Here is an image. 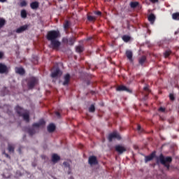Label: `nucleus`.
Masks as SVG:
<instances>
[{"mask_svg": "<svg viewBox=\"0 0 179 179\" xmlns=\"http://www.w3.org/2000/svg\"><path fill=\"white\" fill-rule=\"evenodd\" d=\"M59 37H61V34L59 33V31H50L48 32L47 34V38L48 41L57 40Z\"/></svg>", "mask_w": 179, "mask_h": 179, "instance_id": "nucleus-1", "label": "nucleus"}, {"mask_svg": "<svg viewBox=\"0 0 179 179\" xmlns=\"http://www.w3.org/2000/svg\"><path fill=\"white\" fill-rule=\"evenodd\" d=\"M171 160L172 159L171 157H164L163 155H161L159 157L157 162H159L165 166L166 169H169V167H170V163H171Z\"/></svg>", "mask_w": 179, "mask_h": 179, "instance_id": "nucleus-2", "label": "nucleus"}, {"mask_svg": "<svg viewBox=\"0 0 179 179\" xmlns=\"http://www.w3.org/2000/svg\"><path fill=\"white\" fill-rule=\"evenodd\" d=\"M16 111L19 115H22L23 117V119L27 122H29V112L24 111L23 108H20V106L16 107Z\"/></svg>", "mask_w": 179, "mask_h": 179, "instance_id": "nucleus-3", "label": "nucleus"}, {"mask_svg": "<svg viewBox=\"0 0 179 179\" xmlns=\"http://www.w3.org/2000/svg\"><path fill=\"white\" fill-rule=\"evenodd\" d=\"M60 45L61 42H59L58 40L55 39L53 41H50V47L53 50H58Z\"/></svg>", "mask_w": 179, "mask_h": 179, "instance_id": "nucleus-4", "label": "nucleus"}, {"mask_svg": "<svg viewBox=\"0 0 179 179\" xmlns=\"http://www.w3.org/2000/svg\"><path fill=\"white\" fill-rule=\"evenodd\" d=\"M121 139V136H120V134L118 133H117V131H114L113 133L110 134L108 136V141L109 142H111V141H113V139Z\"/></svg>", "mask_w": 179, "mask_h": 179, "instance_id": "nucleus-5", "label": "nucleus"}, {"mask_svg": "<svg viewBox=\"0 0 179 179\" xmlns=\"http://www.w3.org/2000/svg\"><path fill=\"white\" fill-rule=\"evenodd\" d=\"M37 83V80L36 78H31L30 81L28 83V86L29 89H33L34 85Z\"/></svg>", "mask_w": 179, "mask_h": 179, "instance_id": "nucleus-6", "label": "nucleus"}, {"mask_svg": "<svg viewBox=\"0 0 179 179\" xmlns=\"http://www.w3.org/2000/svg\"><path fill=\"white\" fill-rule=\"evenodd\" d=\"M9 69L5 64H0V73H8Z\"/></svg>", "mask_w": 179, "mask_h": 179, "instance_id": "nucleus-7", "label": "nucleus"}, {"mask_svg": "<svg viewBox=\"0 0 179 179\" xmlns=\"http://www.w3.org/2000/svg\"><path fill=\"white\" fill-rule=\"evenodd\" d=\"M62 75V72L59 71V69H56L55 71H52V78H57V76H61Z\"/></svg>", "mask_w": 179, "mask_h": 179, "instance_id": "nucleus-8", "label": "nucleus"}, {"mask_svg": "<svg viewBox=\"0 0 179 179\" xmlns=\"http://www.w3.org/2000/svg\"><path fill=\"white\" fill-rule=\"evenodd\" d=\"M89 164L92 166V164H97V158L95 156L90 157Z\"/></svg>", "mask_w": 179, "mask_h": 179, "instance_id": "nucleus-9", "label": "nucleus"}, {"mask_svg": "<svg viewBox=\"0 0 179 179\" xmlns=\"http://www.w3.org/2000/svg\"><path fill=\"white\" fill-rule=\"evenodd\" d=\"M115 150H116V152H118V153H124V152H125V150H127L125 149V148L124 146L117 145L115 147Z\"/></svg>", "mask_w": 179, "mask_h": 179, "instance_id": "nucleus-10", "label": "nucleus"}, {"mask_svg": "<svg viewBox=\"0 0 179 179\" xmlns=\"http://www.w3.org/2000/svg\"><path fill=\"white\" fill-rule=\"evenodd\" d=\"M27 25H24L16 29V33H23V31L27 30Z\"/></svg>", "mask_w": 179, "mask_h": 179, "instance_id": "nucleus-11", "label": "nucleus"}, {"mask_svg": "<svg viewBox=\"0 0 179 179\" xmlns=\"http://www.w3.org/2000/svg\"><path fill=\"white\" fill-rule=\"evenodd\" d=\"M71 79V76L69 74H66L64 76V81L63 83V85L65 86L66 85H68L69 83V80Z\"/></svg>", "mask_w": 179, "mask_h": 179, "instance_id": "nucleus-12", "label": "nucleus"}, {"mask_svg": "<svg viewBox=\"0 0 179 179\" xmlns=\"http://www.w3.org/2000/svg\"><path fill=\"white\" fill-rule=\"evenodd\" d=\"M148 20L149 22H150L152 24H153V23H155V20H156V17L155 16L154 14H150L148 16Z\"/></svg>", "mask_w": 179, "mask_h": 179, "instance_id": "nucleus-13", "label": "nucleus"}, {"mask_svg": "<svg viewBox=\"0 0 179 179\" xmlns=\"http://www.w3.org/2000/svg\"><path fill=\"white\" fill-rule=\"evenodd\" d=\"M48 132H54L55 131V124H50L48 127Z\"/></svg>", "mask_w": 179, "mask_h": 179, "instance_id": "nucleus-14", "label": "nucleus"}, {"mask_svg": "<svg viewBox=\"0 0 179 179\" xmlns=\"http://www.w3.org/2000/svg\"><path fill=\"white\" fill-rule=\"evenodd\" d=\"M59 156H58V155L57 154H53L52 155V162H53V163H57V162L59 160Z\"/></svg>", "mask_w": 179, "mask_h": 179, "instance_id": "nucleus-15", "label": "nucleus"}, {"mask_svg": "<svg viewBox=\"0 0 179 179\" xmlns=\"http://www.w3.org/2000/svg\"><path fill=\"white\" fill-rule=\"evenodd\" d=\"M38 6H39V4H38V2H37V1L32 2L30 4L31 9H37L38 8Z\"/></svg>", "mask_w": 179, "mask_h": 179, "instance_id": "nucleus-16", "label": "nucleus"}, {"mask_svg": "<svg viewBox=\"0 0 179 179\" xmlns=\"http://www.w3.org/2000/svg\"><path fill=\"white\" fill-rule=\"evenodd\" d=\"M116 90H117V92H124L125 90H128V89L124 85H120L116 88Z\"/></svg>", "mask_w": 179, "mask_h": 179, "instance_id": "nucleus-17", "label": "nucleus"}, {"mask_svg": "<svg viewBox=\"0 0 179 179\" xmlns=\"http://www.w3.org/2000/svg\"><path fill=\"white\" fill-rule=\"evenodd\" d=\"M15 72L20 73V75H24V69L23 68H15Z\"/></svg>", "mask_w": 179, "mask_h": 179, "instance_id": "nucleus-18", "label": "nucleus"}, {"mask_svg": "<svg viewBox=\"0 0 179 179\" xmlns=\"http://www.w3.org/2000/svg\"><path fill=\"white\" fill-rule=\"evenodd\" d=\"M153 157H155V153H152L150 155L145 157V162L148 163V162H150V160L153 159Z\"/></svg>", "mask_w": 179, "mask_h": 179, "instance_id": "nucleus-19", "label": "nucleus"}, {"mask_svg": "<svg viewBox=\"0 0 179 179\" xmlns=\"http://www.w3.org/2000/svg\"><path fill=\"white\" fill-rule=\"evenodd\" d=\"M126 55L128 58V59H129V61H132V52L130 50H127L126 52Z\"/></svg>", "mask_w": 179, "mask_h": 179, "instance_id": "nucleus-20", "label": "nucleus"}, {"mask_svg": "<svg viewBox=\"0 0 179 179\" xmlns=\"http://www.w3.org/2000/svg\"><path fill=\"white\" fill-rule=\"evenodd\" d=\"M172 18L173 20H179V13H174L172 14Z\"/></svg>", "mask_w": 179, "mask_h": 179, "instance_id": "nucleus-21", "label": "nucleus"}, {"mask_svg": "<svg viewBox=\"0 0 179 179\" xmlns=\"http://www.w3.org/2000/svg\"><path fill=\"white\" fill-rule=\"evenodd\" d=\"M122 40L124 43H128V41L131 40V37L129 36L124 35L122 36Z\"/></svg>", "mask_w": 179, "mask_h": 179, "instance_id": "nucleus-22", "label": "nucleus"}, {"mask_svg": "<svg viewBox=\"0 0 179 179\" xmlns=\"http://www.w3.org/2000/svg\"><path fill=\"white\" fill-rule=\"evenodd\" d=\"M87 19L89 22H95L96 21V17L87 15Z\"/></svg>", "mask_w": 179, "mask_h": 179, "instance_id": "nucleus-23", "label": "nucleus"}, {"mask_svg": "<svg viewBox=\"0 0 179 179\" xmlns=\"http://www.w3.org/2000/svg\"><path fill=\"white\" fill-rule=\"evenodd\" d=\"M21 17H23L24 19L27 17V12L26 10H22L21 11Z\"/></svg>", "mask_w": 179, "mask_h": 179, "instance_id": "nucleus-24", "label": "nucleus"}, {"mask_svg": "<svg viewBox=\"0 0 179 179\" xmlns=\"http://www.w3.org/2000/svg\"><path fill=\"white\" fill-rule=\"evenodd\" d=\"M6 21L5 20L0 18V29L1 27H3L5 26Z\"/></svg>", "mask_w": 179, "mask_h": 179, "instance_id": "nucleus-25", "label": "nucleus"}, {"mask_svg": "<svg viewBox=\"0 0 179 179\" xmlns=\"http://www.w3.org/2000/svg\"><path fill=\"white\" fill-rule=\"evenodd\" d=\"M146 61V57L143 56L140 59H139V64L141 65Z\"/></svg>", "mask_w": 179, "mask_h": 179, "instance_id": "nucleus-26", "label": "nucleus"}, {"mask_svg": "<svg viewBox=\"0 0 179 179\" xmlns=\"http://www.w3.org/2000/svg\"><path fill=\"white\" fill-rule=\"evenodd\" d=\"M76 50L77 52H83V48L82 46H77Z\"/></svg>", "mask_w": 179, "mask_h": 179, "instance_id": "nucleus-27", "label": "nucleus"}, {"mask_svg": "<svg viewBox=\"0 0 179 179\" xmlns=\"http://www.w3.org/2000/svg\"><path fill=\"white\" fill-rule=\"evenodd\" d=\"M20 6L23 7V6H27V2L24 0L21 1L20 3Z\"/></svg>", "mask_w": 179, "mask_h": 179, "instance_id": "nucleus-28", "label": "nucleus"}, {"mask_svg": "<svg viewBox=\"0 0 179 179\" xmlns=\"http://www.w3.org/2000/svg\"><path fill=\"white\" fill-rule=\"evenodd\" d=\"M138 5H139V3H138V2H131L130 3V6L131 8H136Z\"/></svg>", "mask_w": 179, "mask_h": 179, "instance_id": "nucleus-29", "label": "nucleus"}, {"mask_svg": "<svg viewBox=\"0 0 179 179\" xmlns=\"http://www.w3.org/2000/svg\"><path fill=\"white\" fill-rule=\"evenodd\" d=\"M96 108H94V105H92L90 108H89V111L90 113H94Z\"/></svg>", "mask_w": 179, "mask_h": 179, "instance_id": "nucleus-30", "label": "nucleus"}, {"mask_svg": "<svg viewBox=\"0 0 179 179\" xmlns=\"http://www.w3.org/2000/svg\"><path fill=\"white\" fill-rule=\"evenodd\" d=\"M170 54H171V51L170 50H166L164 53V57L165 58H167V57H169L170 55Z\"/></svg>", "mask_w": 179, "mask_h": 179, "instance_id": "nucleus-31", "label": "nucleus"}, {"mask_svg": "<svg viewBox=\"0 0 179 179\" xmlns=\"http://www.w3.org/2000/svg\"><path fill=\"white\" fill-rule=\"evenodd\" d=\"M15 148L12 145H8V152H13Z\"/></svg>", "mask_w": 179, "mask_h": 179, "instance_id": "nucleus-32", "label": "nucleus"}, {"mask_svg": "<svg viewBox=\"0 0 179 179\" xmlns=\"http://www.w3.org/2000/svg\"><path fill=\"white\" fill-rule=\"evenodd\" d=\"M69 27V22L66 21L64 24V29H68Z\"/></svg>", "mask_w": 179, "mask_h": 179, "instance_id": "nucleus-33", "label": "nucleus"}, {"mask_svg": "<svg viewBox=\"0 0 179 179\" xmlns=\"http://www.w3.org/2000/svg\"><path fill=\"white\" fill-rule=\"evenodd\" d=\"M169 97H170V99H171V100H174V95H173V94H171L169 95Z\"/></svg>", "mask_w": 179, "mask_h": 179, "instance_id": "nucleus-34", "label": "nucleus"}, {"mask_svg": "<svg viewBox=\"0 0 179 179\" xmlns=\"http://www.w3.org/2000/svg\"><path fill=\"white\" fill-rule=\"evenodd\" d=\"M95 15H97L98 16H100L101 15V12L96 11V12H95Z\"/></svg>", "mask_w": 179, "mask_h": 179, "instance_id": "nucleus-35", "label": "nucleus"}, {"mask_svg": "<svg viewBox=\"0 0 179 179\" xmlns=\"http://www.w3.org/2000/svg\"><path fill=\"white\" fill-rule=\"evenodd\" d=\"M41 125V124H40V123L34 124V127H40Z\"/></svg>", "mask_w": 179, "mask_h": 179, "instance_id": "nucleus-36", "label": "nucleus"}, {"mask_svg": "<svg viewBox=\"0 0 179 179\" xmlns=\"http://www.w3.org/2000/svg\"><path fill=\"white\" fill-rule=\"evenodd\" d=\"M150 2H152V3H156V2L158 1V0H150Z\"/></svg>", "mask_w": 179, "mask_h": 179, "instance_id": "nucleus-37", "label": "nucleus"}, {"mask_svg": "<svg viewBox=\"0 0 179 179\" xmlns=\"http://www.w3.org/2000/svg\"><path fill=\"white\" fill-rule=\"evenodd\" d=\"M164 110H165L164 108H159V111H162V112H164Z\"/></svg>", "mask_w": 179, "mask_h": 179, "instance_id": "nucleus-38", "label": "nucleus"}, {"mask_svg": "<svg viewBox=\"0 0 179 179\" xmlns=\"http://www.w3.org/2000/svg\"><path fill=\"white\" fill-rule=\"evenodd\" d=\"M3 57V52H0V58H2Z\"/></svg>", "mask_w": 179, "mask_h": 179, "instance_id": "nucleus-39", "label": "nucleus"}, {"mask_svg": "<svg viewBox=\"0 0 179 179\" xmlns=\"http://www.w3.org/2000/svg\"><path fill=\"white\" fill-rule=\"evenodd\" d=\"M137 129H138V131H141V125H138Z\"/></svg>", "mask_w": 179, "mask_h": 179, "instance_id": "nucleus-40", "label": "nucleus"}, {"mask_svg": "<svg viewBox=\"0 0 179 179\" xmlns=\"http://www.w3.org/2000/svg\"><path fill=\"white\" fill-rule=\"evenodd\" d=\"M144 90L149 91V88H148V87H144Z\"/></svg>", "mask_w": 179, "mask_h": 179, "instance_id": "nucleus-41", "label": "nucleus"}, {"mask_svg": "<svg viewBox=\"0 0 179 179\" xmlns=\"http://www.w3.org/2000/svg\"><path fill=\"white\" fill-rule=\"evenodd\" d=\"M56 115H57V117H59V113L56 112Z\"/></svg>", "mask_w": 179, "mask_h": 179, "instance_id": "nucleus-42", "label": "nucleus"}, {"mask_svg": "<svg viewBox=\"0 0 179 179\" xmlns=\"http://www.w3.org/2000/svg\"><path fill=\"white\" fill-rule=\"evenodd\" d=\"M0 2H6V0H0Z\"/></svg>", "mask_w": 179, "mask_h": 179, "instance_id": "nucleus-43", "label": "nucleus"}, {"mask_svg": "<svg viewBox=\"0 0 179 179\" xmlns=\"http://www.w3.org/2000/svg\"><path fill=\"white\" fill-rule=\"evenodd\" d=\"M43 125H44V124H45V122H43Z\"/></svg>", "mask_w": 179, "mask_h": 179, "instance_id": "nucleus-44", "label": "nucleus"}, {"mask_svg": "<svg viewBox=\"0 0 179 179\" xmlns=\"http://www.w3.org/2000/svg\"><path fill=\"white\" fill-rule=\"evenodd\" d=\"M64 164L65 165V164H66V163L64 162Z\"/></svg>", "mask_w": 179, "mask_h": 179, "instance_id": "nucleus-45", "label": "nucleus"}]
</instances>
